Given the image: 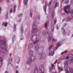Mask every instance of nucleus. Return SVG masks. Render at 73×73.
<instances>
[{"label": "nucleus", "mask_w": 73, "mask_h": 73, "mask_svg": "<svg viewBox=\"0 0 73 73\" xmlns=\"http://www.w3.org/2000/svg\"><path fill=\"white\" fill-rule=\"evenodd\" d=\"M6 43L5 40H2L0 38V44L1 43L0 46L1 50H0V53H1L3 56H5V55L6 54V52L7 50V47L5 46Z\"/></svg>", "instance_id": "obj_1"}, {"label": "nucleus", "mask_w": 73, "mask_h": 73, "mask_svg": "<svg viewBox=\"0 0 73 73\" xmlns=\"http://www.w3.org/2000/svg\"><path fill=\"white\" fill-rule=\"evenodd\" d=\"M64 70L66 71V73H68L69 70V71L68 72V73H73V70L72 68L70 69L69 67V65L68 64V61H66L64 62Z\"/></svg>", "instance_id": "obj_2"}, {"label": "nucleus", "mask_w": 73, "mask_h": 73, "mask_svg": "<svg viewBox=\"0 0 73 73\" xmlns=\"http://www.w3.org/2000/svg\"><path fill=\"white\" fill-rule=\"evenodd\" d=\"M33 43H31L29 44L28 46L29 49H32V48H34V47H35V45L39 42V41L37 40L35 41V42L33 41Z\"/></svg>", "instance_id": "obj_3"}, {"label": "nucleus", "mask_w": 73, "mask_h": 73, "mask_svg": "<svg viewBox=\"0 0 73 73\" xmlns=\"http://www.w3.org/2000/svg\"><path fill=\"white\" fill-rule=\"evenodd\" d=\"M64 11L65 13H64L63 14H66V13L68 14H69L68 11L70 10V5H68L67 6H65L64 8Z\"/></svg>", "instance_id": "obj_4"}, {"label": "nucleus", "mask_w": 73, "mask_h": 73, "mask_svg": "<svg viewBox=\"0 0 73 73\" xmlns=\"http://www.w3.org/2000/svg\"><path fill=\"white\" fill-rule=\"evenodd\" d=\"M29 36L31 37V38L32 41H35V40H37V36H40V34H38V33H37L36 34V35H32V34H30Z\"/></svg>", "instance_id": "obj_5"}, {"label": "nucleus", "mask_w": 73, "mask_h": 73, "mask_svg": "<svg viewBox=\"0 0 73 73\" xmlns=\"http://www.w3.org/2000/svg\"><path fill=\"white\" fill-rule=\"evenodd\" d=\"M44 64H41L39 66V73H44Z\"/></svg>", "instance_id": "obj_6"}, {"label": "nucleus", "mask_w": 73, "mask_h": 73, "mask_svg": "<svg viewBox=\"0 0 73 73\" xmlns=\"http://www.w3.org/2000/svg\"><path fill=\"white\" fill-rule=\"evenodd\" d=\"M12 53H11L10 54V57L9 58L8 61V64H11V63H12V57L11 56H12Z\"/></svg>", "instance_id": "obj_7"}, {"label": "nucleus", "mask_w": 73, "mask_h": 73, "mask_svg": "<svg viewBox=\"0 0 73 73\" xmlns=\"http://www.w3.org/2000/svg\"><path fill=\"white\" fill-rule=\"evenodd\" d=\"M62 42H59L56 44V46L55 47L54 49V50H56L57 48L60 46V45L62 44Z\"/></svg>", "instance_id": "obj_8"}, {"label": "nucleus", "mask_w": 73, "mask_h": 73, "mask_svg": "<svg viewBox=\"0 0 73 73\" xmlns=\"http://www.w3.org/2000/svg\"><path fill=\"white\" fill-rule=\"evenodd\" d=\"M45 57H46L45 54H42L40 55V57H39V59L40 60H44V59L45 58Z\"/></svg>", "instance_id": "obj_9"}, {"label": "nucleus", "mask_w": 73, "mask_h": 73, "mask_svg": "<svg viewBox=\"0 0 73 73\" xmlns=\"http://www.w3.org/2000/svg\"><path fill=\"white\" fill-rule=\"evenodd\" d=\"M50 35V33L49 32H46L44 34V36L45 37L47 38L49 35Z\"/></svg>", "instance_id": "obj_10"}, {"label": "nucleus", "mask_w": 73, "mask_h": 73, "mask_svg": "<svg viewBox=\"0 0 73 73\" xmlns=\"http://www.w3.org/2000/svg\"><path fill=\"white\" fill-rule=\"evenodd\" d=\"M33 50H29V54L30 56H32V55H33Z\"/></svg>", "instance_id": "obj_11"}, {"label": "nucleus", "mask_w": 73, "mask_h": 73, "mask_svg": "<svg viewBox=\"0 0 73 73\" xmlns=\"http://www.w3.org/2000/svg\"><path fill=\"white\" fill-rule=\"evenodd\" d=\"M37 22H34L33 24L32 25V28L33 29H35L37 27Z\"/></svg>", "instance_id": "obj_12"}, {"label": "nucleus", "mask_w": 73, "mask_h": 73, "mask_svg": "<svg viewBox=\"0 0 73 73\" xmlns=\"http://www.w3.org/2000/svg\"><path fill=\"white\" fill-rule=\"evenodd\" d=\"M30 60L31 61H33L35 60V57L34 56H32L30 57L29 58Z\"/></svg>", "instance_id": "obj_13"}, {"label": "nucleus", "mask_w": 73, "mask_h": 73, "mask_svg": "<svg viewBox=\"0 0 73 73\" xmlns=\"http://www.w3.org/2000/svg\"><path fill=\"white\" fill-rule=\"evenodd\" d=\"M20 58L19 57H17L16 58V62L17 64H19L20 62Z\"/></svg>", "instance_id": "obj_14"}, {"label": "nucleus", "mask_w": 73, "mask_h": 73, "mask_svg": "<svg viewBox=\"0 0 73 73\" xmlns=\"http://www.w3.org/2000/svg\"><path fill=\"white\" fill-rule=\"evenodd\" d=\"M37 31H38V29L37 28H36L35 29H33L32 31V33H35L37 32Z\"/></svg>", "instance_id": "obj_15"}, {"label": "nucleus", "mask_w": 73, "mask_h": 73, "mask_svg": "<svg viewBox=\"0 0 73 73\" xmlns=\"http://www.w3.org/2000/svg\"><path fill=\"white\" fill-rule=\"evenodd\" d=\"M47 23H48L47 21L46 22V23L43 26L44 28H45V29H47V27L48 26V24Z\"/></svg>", "instance_id": "obj_16"}, {"label": "nucleus", "mask_w": 73, "mask_h": 73, "mask_svg": "<svg viewBox=\"0 0 73 73\" xmlns=\"http://www.w3.org/2000/svg\"><path fill=\"white\" fill-rule=\"evenodd\" d=\"M38 68L37 67H36L34 69V73H38Z\"/></svg>", "instance_id": "obj_17"}, {"label": "nucleus", "mask_w": 73, "mask_h": 73, "mask_svg": "<svg viewBox=\"0 0 73 73\" xmlns=\"http://www.w3.org/2000/svg\"><path fill=\"white\" fill-rule=\"evenodd\" d=\"M35 49L37 51L39 49V46L38 44L36 45L35 47Z\"/></svg>", "instance_id": "obj_18"}, {"label": "nucleus", "mask_w": 73, "mask_h": 73, "mask_svg": "<svg viewBox=\"0 0 73 73\" xmlns=\"http://www.w3.org/2000/svg\"><path fill=\"white\" fill-rule=\"evenodd\" d=\"M72 20V18L70 17H68L66 20V22H68Z\"/></svg>", "instance_id": "obj_19"}, {"label": "nucleus", "mask_w": 73, "mask_h": 73, "mask_svg": "<svg viewBox=\"0 0 73 73\" xmlns=\"http://www.w3.org/2000/svg\"><path fill=\"white\" fill-rule=\"evenodd\" d=\"M28 0H24L23 3L25 5H26L28 4Z\"/></svg>", "instance_id": "obj_20"}, {"label": "nucleus", "mask_w": 73, "mask_h": 73, "mask_svg": "<svg viewBox=\"0 0 73 73\" xmlns=\"http://www.w3.org/2000/svg\"><path fill=\"white\" fill-rule=\"evenodd\" d=\"M7 25H8V23L7 22H3L2 24V25L4 26V27H7Z\"/></svg>", "instance_id": "obj_21"}, {"label": "nucleus", "mask_w": 73, "mask_h": 73, "mask_svg": "<svg viewBox=\"0 0 73 73\" xmlns=\"http://www.w3.org/2000/svg\"><path fill=\"white\" fill-rule=\"evenodd\" d=\"M32 61L31 60H28L27 61V64H29V65H31V64H32Z\"/></svg>", "instance_id": "obj_22"}, {"label": "nucleus", "mask_w": 73, "mask_h": 73, "mask_svg": "<svg viewBox=\"0 0 73 73\" xmlns=\"http://www.w3.org/2000/svg\"><path fill=\"white\" fill-rule=\"evenodd\" d=\"M30 14L31 15V17H32V16L33 15V10L32 9H30Z\"/></svg>", "instance_id": "obj_23"}, {"label": "nucleus", "mask_w": 73, "mask_h": 73, "mask_svg": "<svg viewBox=\"0 0 73 73\" xmlns=\"http://www.w3.org/2000/svg\"><path fill=\"white\" fill-rule=\"evenodd\" d=\"M68 57L70 58H73V54H68Z\"/></svg>", "instance_id": "obj_24"}, {"label": "nucleus", "mask_w": 73, "mask_h": 73, "mask_svg": "<svg viewBox=\"0 0 73 73\" xmlns=\"http://www.w3.org/2000/svg\"><path fill=\"white\" fill-rule=\"evenodd\" d=\"M51 7H52V8H49V12L50 13H51L53 11V9H52V8H53V7L52 6Z\"/></svg>", "instance_id": "obj_25"}, {"label": "nucleus", "mask_w": 73, "mask_h": 73, "mask_svg": "<svg viewBox=\"0 0 73 73\" xmlns=\"http://www.w3.org/2000/svg\"><path fill=\"white\" fill-rule=\"evenodd\" d=\"M46 5L45 6H43V8H44V12H46Z\"/></svg>", "instance_id": "obj_26"}, {"label": "nucleus", "mask_w": 73, "mask_h": 73, "mask_svg": "<svg viewBox=\"0 0 73 73\" xmlns=\"http://www.w3.org/2000/svg\"><path fill=\"white\" fill-rule=\"evenodd\" d=\"M55 14V11H54L52 13V19H53L54 17V15Z\"/></svg>", "instance_id": "obj_27"}, {"label": "nucleus", "mask_w": 73, "mask_h": 73, "mask_svg": "<svg viewBox=\"0 0 73 73\" xmlns=\"http://www.w3.org/2000/svg\"><path fill=\"white\" fill-rule=\"evenodd\" d=\"M20 31L22 32V34L24 33V29L23 28V27H22L20 29Z\"/></svg>", "instance_id": "obj_28"}, {"label": "nucleus", "mask_w": 73, "mask_h": 73, "mask_svg": "<svg viewBox=\"0 0 73 73\" xmlns=\"http://www.w3.org/2000/svg\"><path fill=\"white\" fill-rule=\"evenodd\" d=\"M52 39V36H50L48 38V41L49 42Z\"/></svg>", "instance_id": "obj_29"}, {"label": "nucleus", "mask_w": 73, "mask_h": 73, "mask_svg": "<svg viewBox=\"0 0 73 73\" xmlns=\"http://www.w3.org/2000/svg\"><path fill=\"white\" fill-rule=\"evenodd\" d=\"M13 42H14V41L16 40V37H15V35H13L12 38Z\"/></svg>", "instance_id": "obj_30"}, {"label": "nucleus", "mask_w": 73, "mask_h": 73, "mask_svg": "<svg viewBox=\"0 0 73 73\" xmlns=\"http://www.w3.org/2000/svg\"><path fill=\"white\" fill-rule=\"evenodd\" d=\"M58 69L60 72H61V71H62V70H63V69H62V67H59Z\"/></svg>", "instance_id": "obj_31"}, {"label": "nucleus", "mask_w": 73, "mask_h": 73, "mask_svg": "<svg viewBox=\"0 0 73 73\" xmlns=\"http://www.w3.org/2000/svg\"><path fill=\"white\" fill-rule=\"evenodd\" d=\"M14 31H16V25L14 24Z\"/></svg>", "instance_id": "obj_32"}, {"label": "nucleus", "mask_w": 73, "mask_h": 73, "mask_svg": "<svg viewBox=\"0 0 73 73\" xmlns=\"http://www.w3.org/2000/svg\"><path fill=\"white\" fill-rule=\"evenodd\" d=\"M51 28L52 32H54V26L53 25V26H52L51 27Z\"/></svg>", "instance_id": "obj_33"}, {"label": "nucleus", "mask_w": 73, "mask_h": 73, "mask_svg": "<svg viewBox=\"0 0 73 73\" xmlns=\"http://www.w3.org/2000/svg\"><path fill=\"white\" fill-rule=\"evenodd\" d=\"M53 67H50L49 68V72H51L52 70H53Z\"/></svg>", "instance_id": "obj_34"}, {"label": "nucleus", "mask_w": 73, "mask_h": 73, "mask_svg": "<svg viewBox=\"0 0 73 73\" xmlns=\"http://www.w3.org/2000/svg\"><path fill=\"white\" fill-rule=\"evenodd\" d=\"M32 66H33V67H35V66H36V63L34 62H33L32 63Z\"/></svg>", "instance_id": "obj_35"}, {"label": "nucleus", "mask_w": 73, "mask_h": 73, "mask_svg": "<svg viewBox=\"0 0 73 73\" xmlns=\"http://www.w3.org/2000/svg\"><path fill=\"white\" fill-rule=\"evenodd\" d=\"M57 5H58V3H57L56 2L54 6V8H56L57 7Z\"/></svg>", "instance_id": "obj_36"}, {"label": "nucleus", "mask_w": 73, "mask_h": 73, "mask_svg": "<svg viewBox=\"0 0 73 73\" xmlns=\"http://www.w3.org/2000/svg\"><path fill=\"white\" fill-rule=\"evenodd\" d=\"M52 41H54V42H57V41L56 39H55L54 38L52 39Z\"/></svg>", "instance_id": "obj_37"}, {"label": "nucleus", "mask_w": 73, "mask_h": 73, "mask_svg": "<svg viewBox=\"0 0 73 73\" xmlns=\"http://www.w3.org/2000/svg\"><path fill=\"white\" fill-rule=\"evenodd\" d=\"M8 13H7L5 15V19H8Z\"/></svg>", "instance_id": "obj_38"}, {"label": "nucleus", "mask_w": 73, "mask_h": 73, "mask_svg": "<svg viewBox=\"0 0 73 73\" xmlns=\"http://www.w3.org/2000/svg\"><path fill=\"white\" fill-rule=\"evenodd\" d=\"M16 5H15V6H14V8L13 9V12H15V9H16Z\"/></svg>", "instance_id": "obj_39"}, {"label": "nucleus", "mask_w": 73, "mask_h": 73, "mask_svg": "<svg viewBox=\"0 0 73 73\" xmlns=\"http://www.w3.org/2000/svg\"><path fill=\"white\" fill-rule=\"evenodd\" d=\"M65 3L66 4H68L69 3V1L68 0H66L65 1Z\"/></svg>", "instance_id": "obj_40"}, {"label": "nucleus", "mask_w": 73, "mask_h": 73, "mask_svg": "<svg viewBox=\"0 0 73 73\" xmlns=\"http://www.w3.org/2000/svg\"><path fill=\"white\" fill-rule=\"evenodd\" d=\"M54 24H56V23H57V18H55L54 20Z\"/></svg>", "instance_id": "obj_41"}, {"label": "nucleus", "mask_w": 73, "mask_h": 73, "mask_svg": "<svg viewBox=\"0 0 73 73\" xmlns=\"http://www.w3.org/2000/svg\"><path fill=\"white\" fill-rule=\"evenodd\" d=\"M24 39V36H23V35H22L21 37V40H22Z\"/></svg>", "instance_id": "obj_42"}, {"label": "nucleus", "mask_w": 73, "mask_h": 73, "mask_svg": "<svg viewBox=\"0 0 73 73\" xmlns=\"http://www.w3.org/2000/svg\"><path fill=\"white\" fill-rule=\"evenodd\" d=\"M70 12L71 14L73 15V10H71L70 11Z\"/></svg>", "instance_id": "obj_43"}, {"label": "nucleus", "mask_w": 73, "mask_h": 73, "mask_svg": "<svg viewBox=\"0 0 73 73\" xmlns=\"http://www.w3.org/2000/svg\"><path fill=\"white\" fill-rule=\"evenodd\" d=\"M71 62H73V58H71L70 60Z\"/></svg>", "instance_id": "obj_44"}, {"label": "nucleus", "mask_w": 73, "mask_h": 73, "mask_svg": "<svg viewBox=\"0 0 73 73\" xmlns=\"http://www.w3.org/2000/svg\"><path fill=\"white\" fill-rule=\"evenodd\" d=\"M51 1H50L48 4V7H50V4H51Z\"/></svg>", "instance_id": "obj_45"}, {"label": "nucleus", "mask_w": 73, "mask_h": 73, "mask_svg": "<svg viewBox=\"0 0 73 73\" xmlns=\"http://www.w3.org/2000/svg\"><path fill=\"white\" fill-rule=\"evenodd\" d=\"M3 61V58L2 57H0V61Z\"/></svg>", "instance_id": "obj_46"}, {"label": "nucleus", "mask_w": 73, "mask_h": 73, "mask_svg": "<svg viewBox=\"0 0 73 73\" xmlns=\"http://www.w3.org/2000/svg\"><path fill=\"white\" fill-rule=\"evenodd\" d=\"M13 11V9H12V8H11L10 11V13H12V12Z\"/></svg>", "instance_id": "obj_47"}, {"label": "nucleus", "mask_w": 73, "mask_h": 73, "mask_svg": "<svg viewBox=\"0 0 73 73\" xmlns=\"http://www.w3.org/2000/svg\"><path fill=\"white\" fill-rule=\"evenodd\" d=\"M23 16V14H19V15L18 17H21Z\"/></svg>", "instance_id": "obj_48"}, {"label": "nucleus", "mask_w": 73, "mask_h": 73, "mask_svg": "<svg viewBox=\"0 0 73 73\" xmlns=\"http://www.w3.org/2000/svg\"><path fill=\"white\" fill-rule=\"evenodd\" d=\"M66 24H67L66 23H64L63 24V25L64 27H65L66 25Z\"/></svg>", "instance_id": "obj_49"}, {"label": "nucleus", "mask_w": 73, "mask_h": 73, "mask_svg": "<svg viewBox=\"0 0 73 73\" xmlns=\"http://www.w3.org/2000/svg\"><path fill=\"white\" fill-rule=\"evenodd\" d=\"M49 22L50 23H52V19H50L49 21Z\"/></svg>", "instance_id": "obj_50"}, {"label": "nucleus", "mask_w": 73, "mask_h": 73, "mask_svg": "<svg viewBox=\"0 0 73 73\" xmlns=\"http://www.w3.org/2000/svg\"><path fill=\"white\" fill-rule=\"evenodd\" d=\"M2 66V63L1 62H0V67H1Z\"/></svg>", "instance_id": "obj_51"}, {"label": "nucleus", "mask_w": 73, "mask_h": 73, "mask_svg": "<svg viewBox=\"0 0 73 73\" xmlns=\"http://www.w3.org/2000/svg\"><path fill=\"white\" fill-rule=\"evenodd\" d=\"M57 60H56L55 62L54 63V64H56V63H57Z\"/></svg>", "instance_id": "obj_52"}, {"label": "nucleus", "mask_w": 73, "mask_h": 73, "mask_svg": "<svg viewBox=\"0 0 73 73\" xmlns=\"http://www.w3.org/2000/svg\"><path fill=\"white\" fill-rule=\"evenodd\" d=\"M62 33H63V34L65 33V30H64V31L62 32Z\"/></svg>", "instance_id": "obj_53"}, {"label": "nucleus", "mask_w": 73, "mask_h": 73, "mask_svg": "<svg viewBox=\"0 0 73 73\" xmlns=\"http://www.w3.org/2000/svg\"><path fill=\"white\" fill-rule=\"evenodd\" d=\"M41 17V16H40V15H39V16H38V19H39V20H40V18Z\"/></svg>", "instance_id": "obj_54"}, {"label": "nucleus", "mask_w": 73, "mask_h": 73, "mask_svg": "<svg viewBox=\"0 0 73 73\" xmlns=\"http://www.w3.org/2000/svg\"><path fill=\"white\" fill-rule=\"evenodd\" d=\"M48 55L49 56H50V53L49 52V53H48Z\"/></svg>", "instance_id": "obj_55"}, {"label": "nucleus", "mask_w": 73, "mask_h": 73, "mask_svg": "<svg viewBox=\"0 0 73 73\" xmlns=\"http://www.w3.org/2000/svg\"><path fill=\"white\" fill-rule=\"evenodd\" d=\"M42 4H44V0H42Z\"/></svg>", "instance_id": "obj_56"}, {"label": "nucleus", "mask_w": 73, "mask_h": 73, "mask_svg": "<svg viewBox=\"0 0 73 73\" xmlns=\"http://www.w3.org/2000/svg\"><path fill=\"white\" fill-rule=\"evenodd\" d=\"M49 48V50H50V49L52 48V46H50Z\"/></svg>", "instance_id": "obj_57"}, {"label": "nucleus", "mask_w": 73, "mask_h": 73, "mask_svg": "<svg viewBox=\"0 0 73 73\" xmlns=\"http://www.w3.org/2000/svg\"><path fill=\"white\" fill-rule=\"evenodd\" d=\"M69 58V55H68V56H67L66 57V59L68 60V59Z\"/></svg>", "instance_id": "obj_58"}, {"label": "nucleus", "mask_w": 73, "mask_h": 73, "mask_svg": "<svg viewBox=\"0 0 73 73\" xmlns=\"http://www.w3.org/2000/svg\"><path fill=\"white\" fill-rule=\"evenodd\" d=\"M68 52V50H66L65 51H64V53H66V52Z\"/></svg>", "instance_id": "obj_59"}, {"label": "nucleus", "mask_w": 73, "mask_h": 73, "mask_svg": "<svg viewBox=\"0 0 73 73\" xmlns=\"http://www.w3.org/2000/svg\"><path fill=\"white\" fill-rule=\"evenodd\" d=\"M41 48L42 49V50H44V48L43 47H41Z\"/></svg>", "instance_id": "obj_60"}, {"label": "nucleus", "mask_w": 73, "mask_h": 73, "mask_svg": "<svg viewBox=\"0 0 73 73\" xmlns=\"http://www.w3.org/2000/svg\"><path fill=\"white\" fill-rule=\"evenodd\" d=\"M64 52H62L61 53V55H62V54H64Z\"/></svg>", "instance_id": "obj_61"}, {"label": "nucleus", "mask_w": 73, "mask_h": 73, "mask_svg": "<svg viewBox=\"0 0 73 73\" xmlns=\"http://www.w3.org/2000/svg\"><path fill=\"white\" fill-rule=\"evenodd\" d=\"M61 29H62V30H64V27H62L61 28Z\"/></svg>", "instance_id": "obj_62"}, {"label": "nucleus", "mask_w": 73, "mask_h": 73, "mask_svg": "<svg viewBox=\"0 0 73 73\" xmlns=\"http://www.w3.org/2000/svg\"><path fill=\"white\" fill-rule=\"evenodd\" d=\"M60 61H59L58 62V64H60Z\"/></svg>", "instance_id": "obj_63"}, {"label": "nucleus", "mask_w": 73, "mask_h": 73, "mask_svg": "<svg viewBox=\"0 0 73 73\" xmlns=\"http://www.w3.org/2000/svg\"><path fill=\"white\" fill-rule=\"evenodd\" d=\"M5 73H8V72L7 71H5Z\"/></svg>", "instance_id": "obj_64"}]
</instances>
